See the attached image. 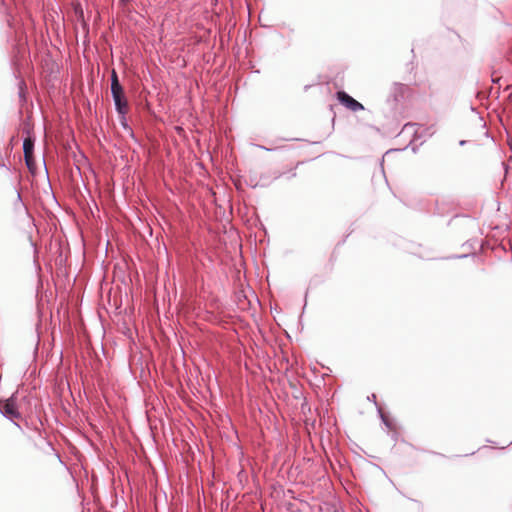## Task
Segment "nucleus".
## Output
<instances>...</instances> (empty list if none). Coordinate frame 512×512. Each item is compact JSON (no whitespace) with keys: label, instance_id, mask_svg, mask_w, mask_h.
I'll use <instances>...</instances> for the list:
<instances>
[{"label":"nucleus","instance_id":"0eeeda50","mask_svg":"<svg viewBox=\"0 0 512 512\" xmlns=\"http://www.w3.org/2000/svg\"><path fill=\"white\" fill-rule=\"evenodd\" d=\"M368 399L373 401L374 403H376V395L375 394H372L371 396H369Z\"/></svg>","mask_w":512,"mask_h":512},{"label":"nucleus","instance_id":"39448f33","mask_svg":"<svg viewBox=\"0 0 512 512\" xmlns=\"http://www.w3.org/2000/svg\"><path fill=\"white\" fill-rule=\"evenodd\" d=\"M24 87H25V83H24V81H20V83H19V96H20L21 98H23V99L25 98V95H24Z\"/></svg>","mask_w":512,"mask_h":512},{"label":"nucleus","instance_id":"20e7f679","mask_svg":"<svg viewBox=\"0 0 512 512\" xmlns=\"http://www.w3.org/2000/svg\"><path fill=\"white\" fill-rule=\"evenodd\" d=\"M34 139L27 137L23 141V152L26 165L31 169L33 164Z\"/></svg>","mask_w":512,"mask_h":512},{"label":"nucleus","instance_id":"f257e3e1","mask_svg":"<svg viewBox=\"0 0 512 512\" xmlns=\"http://www.w3.org/2000/svg\"><path fill=\"white\" fill-rule=\"evenodd\" d=\"M111 95L113 98L115 110L123 127H127L126 115L128 113V101L124 95V90L119 82L118 75L113 69L111 72Z\"/></svg>","mask_w":512,"mask_h":512},{"label":"nucleus","instance_id":"7ed1b4c3","mask_svg":"<svg viewBox=\"0 0 512 512\" xmlns=\"http://www.w3.org/2000/svg\"><path fill=\"white\" fill-rule=\"evenodd\" d=\"M1 412L8 419H15L20 417V413L18 412L17 405L13 396L5 401Z\"/></svg>","mask_w":512,"mask_h":512},{"label":"nucleus","instance_id":"423d86ee","mask_svg":"<svg viewBox=\"0 0 512 512\" xmlns=\"http://www.w3.org/2000/svg\"><path fill=\"white\" fill-rule=\"evenodd\" d=\"M378 411H379V413H380V417H381V419L383 420V422H384L385 424H387L386 419H385V416H384V414L381 412V409H378Z\"/></svg>","mask_w":512,"mask_h":512},{"label":"nucleus","instance_id":"f03ea898","mask_svg":"<svg viewBox=\"0 0 512 512\" xmlns=\"http://www.w3.org/2000/svg\"><path fill=\"white\" fill-rule=\"evenodd\" d=\"M337 99L342 105H344L346 108L350 109L353 112L361 111L364 109V106L360 102L352 98L344 91L337 92Z\"/></svg>","mask_w":512,"mask_h":512}]
</instances>
